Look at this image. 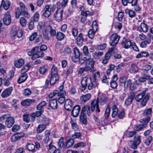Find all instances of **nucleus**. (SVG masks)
<instances>
[{
	"mask_svg": "<svg viewBox=\"0 0 153 153\" xmlns=\"http://www.w3.org/2000/svg\"><path fill=\"white\" fill-rule=\"evenodd\" d=\"M19 5L20 7H18L15 10L16 18L18 19L22 15L26 18H29L30 16L28 12L26 10L25 5L22 2L19 3Z\"/></svg>",
	"mask_w": 153,
	"mask_h": 153,
	"instance_id": "f257e3e1",
	"label": "nucleus"
},
{
	"mask_svg": "<svg viewBox=\"0 0 153 153\" xmlns=\"http://www.w3.org/2000/svg\"><path fill=\"white\" fill-rule=\"evenodd\" d=\"M44 54L43 52L40 49L39 46L36 47L28 53L29 56H32L31 59L33 60H34L39 57H43Z\"/></svg>",
	"mask_w": 153,
	"mask_h": 153,
	"instance_id": "f03ea898",
	"label": "nucleus"
},
{
	"mask_svg": "<svg viewBox=\"0 0 153 153\" xmlns=\"http://www.w3.org/2000/svg\"><path fill=\"white\" fill-rule=\"evenodd\" d=\"M147 90V88H146L141 93L137 95L134 97L135 99L137 101L140 102L141 101V105L142 107H144L146 105L149 99V96L148 95H146L145 96Z\"/></svg>",
	"mask_w": 153,
	"mask_h": 153,
	"instance_id": "7ed1b4c3",
	"label": "nucleus"
},
{
	"mask_svg": "<svg viewBox=\"0 0 153 153\" xmlns=\"http://www.w3.org/2000/svg\"><path fill=\"white\" fill-rule=\"evenodd\" d=\"M51 77L50 81V84L51 85L54 84L56 82L58 81L59 76L58 75L57 71L56 68L53 66L51 71Z\"/></svg>",
	"mask_w": 153,
	"mask_h": 153,
	"instance_id": "20e7f679",
	"label": "nucleus"
},
{
	"mask_svg": "<svg viewBox=\"0 0 153 153\" xmlns=\"http://www.w3.org/2000/svg\"><path fill=\"white\" fill-rule=\"evenodd\" d=\"M120 37L117 33H114L111 36L110 39V44L111 46H114L118 43L120 39Z\"/></svg>",
	"mask_w": 153,
	"mask_h": 153,
	"instance_id": "39448f33",
	"label": "nucleus"
},
{
	"mask_svg": "<svg viewBox=\"0 0 153 153\" xmlns=\"http://www.w3.org/2000/svg\"><path fill=\"white\" fill-rule=\"evenodd\" d=\"M63 9L62 8H59L56 11L54 15V18L57 22L61 21L63 14Z\"/></svg>",
	"mask_w": 153,
	"mask_h": 153,
	"instance_id": "423d86ee",
	"label": "nucleus"
},
{
	"mask_svg": "<svg viewBox=\"0 0 153 153\" xmlns=\"http://www.w3.org/2000/svg\"><path fill=\"white\" fill-rule=\"evenodd\" d=\"M37 120L38 123H43V124L47 126L49 124L50 120L48 118L43 115L38 117L37 119Z\"/></svg>",
	"mask_w": 153,
	"mask_h": 153,
	"instance_id": "0eeeda50",
	"label": "nucleus"
},
{
	"mask_svg": "<svg viewBox=\"0 0 153 153\" xmlns=\"http://www.w3.org/2000/svg\"><path fill=\"white\" fill-rule=\"evenodd\" d=\"M121 44L125 49H128L131 46L132 43L130 39L123 38Z\"/></svg>",
	"mask_w": 153,
	"mask_h": 153,
	"instance_id": "6e6552de",
	"label": "nucleus"
},
{
	"mask_svg": "<svg viewBox=\"0 0 153 153\" xmlns=\"http://www.w3.org/2000/svg\"><path fill=\"white\" fill-rule=\"evenodd\" d=\"M91 111L92 112H93L95 109V107H96V111L99 112L100 111L99 107L98 101L97 100L95 99L94 100L91 102Z\"/></svg>",
	"mask_w": 153,
	"mask_h": 153,
	"instance_id": "1a4fd4ad",
	"label": "nucleus"
},
{
	"mask_svg": "<svg viewBox=\"0 0 153 153\" xmlns=\"http://www.w3.org/2000/svg\"><path fill=\"white\" fill-rule=\"evenodd\" d=\"M3 22L5 25L8 26L11 22V16L8 12H7L4 15L3 18Z\"/></svg>",
	"mask_w": 153,
	"mask_h": 153,
	"instance_id": "9d476101",
	"label": "nucleus"
},
{
	"mask_svg": "<svg viewBox=\"0 0 153 153\" xmlns=\"http://www.w3.org/2000/svg\"><path fill=\"white\" fill-rule=\"evenodd\" d=\"M80 110V107L79 105H75L73 107L71 112L72 116L74 117H77L79 114Z\"/></svg>",
	"mask_w": 153,
	"mask_h": 153,
	"instance_id": "9b49d317",
	"label": "nucleus"
},
{
	"mask_svg": "<svg viewBox=\"0 0 153 153\" xmlns=\"http://www.w3.org/2000/svg\"><path fill=\"white\" fill-rule=\"evenodd\" d=\"M13 90L12 87H10L4 90L2 93L1 96L2 97L5 98L7 97L11 94Z\"/></svg>",
	"mask_w": 153,
	"mask_h": 153,
	"instance_id": "f8f14e48",
	"label": "nucleus"
},
{
	"mask_svg": "<svg viewBox=\"0 0 153 153\" xmlns=\"http://www.w3.org/2000/svg\"><path fill=\"white\" fill-rule=\"evenodd\" d=\"M135 95V94L134 92H131L130 93L129 95L125 101V104L126 105H128L132 103Z\"/></svg>",
	"mask_w": 153,
	"mask_h": 153,
	"instance_id": "ddd939ff",
	"label": "nucleus"
},
{
	"mask_svg": "<svg viewBox=\"0 0 153 153\" xmlns=\"http://www.w3.org/2000/svg\"><path fill=\"white\" fill-rule=\"evenodd\" d=\"M15 122V120L13 117H9L7 118L5 121V125L8 128H10L13 125Z\"/></svg>",
	"mask_w": 153,
	"mask_h": 153,
	"instance_id": "4468645a",
	"label": "nucleus"
},
{
	"mask_svg": "<svg viewBox=\"0 0 153 153\" xmlns=\"http://www.w3.org/2000/svg\"><path fill=\"white\" fill-rule=\"evenodd\" d=\"M112 80L110 82L111 87L114 89L116 88L117 86L116 81L118 80L117 75H114L112 77Z\"/></svg>",
	"mask_w": 153,
	"mask_h": 153,
	"instance_id": "2eb2a0df",
	"label": "nucleus"
},
{
	"mask_svg": "<svg viewBox=\"0 0 153 153\" xmlns=\"http://www.w3.org/2000/svg\"><path fill=\"white\" fill-rule=\"evenodd\" d=\"M36 100L34 99H27L23 100L21 102V105L23 106H29L34 103Z\"/></svg>",
	"mask_w": 153,
	"mask_h": 153,
	"instance_id": "dca6fc26",
	"label": "nucleus"
},
{
	"mask_svg": "<svg viewBox=\"0 0 153 153\" xmlns=\"http://www.w3.org/2000/svg\"><path fill=\"white\" fill-rule=\"evenodd\" d=\"M50 5H45L44 8L43 12V16L47 18L49 17L51 15V12L50 10Z\"/></svg>",
	"mask_w": 153,
	"mask_h": 153,
	"instance_id": "f3484780",
	"label": "nucleus"
},
{
	"mask_svg": "<svg viewBox=\"0 0 153 153\" xmlns=\"http://www.w3.org/2000/svg\"><path fill=\"white\" fill-rule=\"evenodd\" d=\"M73 104L71 101L69 99H67L65 103L64 107L66 110L69 111L71 110Z\"/></svg>",
	"mask_w": 153,
	"mask_h": 153,
	"instance_id": "a211bd4d",
	"label": "nucleus"
},
{
	"mask_svg": "<svg viewBox=\"0 0 153 153\" xmlns=\"http://www.w3.org/2000/svg\"><path fill=\"white\" fill-rule=\"evenodd\" d=\"M80 122L81 123L86 125L87 124L86 116L84 113L81 111L79 117Z\"/></svg>",
	"mask_w": 153,
	"mask_h": 153,
	"instance_id": "6ab92c4d",
	"label": "nucleus"
},
{
	"mask_svg": "<svg viewBox=\"0 0 153 153\" xmlns=\"http://www.w3.org/2000/svg\"><path fill=\"white\" fill-rule=\"evenodd\" d=\"M140 28L139 29V27L137 28V30L140 32L143 31L144 33L147 32L148 30V25L144 23H142L140 24Z\"/></svg>",
	"mask_w": 153,
	"mask_h": 153,
	"instance_id": "aec40b11",
	"label": "nucleus"
},
{
	"mask_svg": "<svg viewBox=\"0 0 153 153\" xmlns=\"http://www.w3.org/2000/svg\"><path fill=\"white\" fill-rule=\"evenodd\" d=\"M88 78L86 77H83L81 82V90L82 91L85 90L87 86V81Z\"/></svg>",
	"mask_w": 153,
	"mask_h": 153,
	"instance_id": "412c9836",
	"label": "nucleus"
},
{
	"mask_svg": "<svg viewBox=\"0 0 153 153\" xmlns=\"http://www.w3.org/2000/svg\"><path fill=\"white\" fill-rule=\"evenodd\" d=\"M10 4V3L9 1H4V0H2L1 2L0 7H2L5 10H7L9 8Z\"/></svg>",
	"mask_w": 153,
	"mask_h": 153,
	"instance_id": "4be33fe9",
	"label": "nucleus"
},
{
	"mask_svg": "<svg viewBox=\"0 0 153 153\" xmlns=\"http://www.w3.org/2000/svg\"><path fill=\"white\" fill-rule=\"evenodd\" d=\"M49 106L53 109H56L57 107V100L56 99H53L50 100Z\"/></svg>",
	"mask_w": 153,
	"mask_h": 153,
	"instance_id": "5701e85b",
	"label": "nucleus"
},
{
	"mask_svg": "<svg viewBox=\"0 0 153 153\" xmlns=\"http://www.w3.org/2000/svg\"><path fill=\"white\" fill-rule=\"evenodd\" d=\"M84 40L82 34L79 33L76 39L77 43L79 46L80 47L82 46Z\"/></svg>",
	"mask_w": 153,
	"mask_h": 153,
	"instance_id": "b1692460",
	"label": "nucleus"
},
{
	"mask_svg": "<svg viewBox=\"0 0 153 153\" xmlns=\"http://www.w3.org/2000/svg\"><path fill=\"white\" fill-rule=\"evenodd\" d=\"M91 107L89 105L85 106L82 108L81 111L85 113V111H87V114L88 116H89L91 114L92 112L91 111Z\"/></svg>",
	"mask_w": 153,
	"mask_h": 153,
	"instance_id": "393cba45",
	"label": "nucleus"
},
{
	"mask_svg": "<svg viewBox=\"0 0 153 153\" xmlns=\"http://www.w3.org/2000/svg\"><path fill=\"white\" fill-rule=\"evenodd\" d=\"M46 29L49 31L51 37L56 36V31L55 29H53L52 27L50 25H48L46 27Z\"/></svg>",
	"mask_w": 153,
	"mask_h": 153,
	"instance_id": "a878e982",
	"label": "nucleus"
},
{
	"mask_svg": "<svg viewBox=\"0 0 153 153\" xmlns=\"http://www.w3.org/2000/svg\"><path fill=\"white\" fill-rule=\"evenodd\" d=\"M98 85V83L97 82L95 79H94L93 81H91V83L88 85V89L90 90L96 87Z\"/></svg>",
	"mask_w": 153,
	"mask_h": 153,
	"instance_id": "bb28decb",
	"label": "nucleus"
},
{
	"mask_svg": "<svg viewBox=\"0 0 153 153\" xmlns=\"http://www.w3.org/2000/svg\"><path fill=\"white\" fill-rule=\"evenodd\" d=\"M103 54V52H102L97 51L95 52L92 53V55L93 57L95 59H99Z\"/></svg>",
	"mask_w": 153,
	"mask_h": 153,
	"instance_id": "cd10ccee",
	"label": "nucleus"
},
{
	"mask_svg": "<svg viewBox=\"0 0 153 153\" xmlns=\"http://www.w3.org/2000/svg\"><path fill=\"white\" fill-rule=\"evenodd\" d=\"M24 61L22 59H20L15 62L16 67L18 68H21L24 64Z\"/></svg>",
	"mask_w": 153,
	"mask_h": 153,
	"instance_id": "c85d7f7f",
	"label": "nucleus"
},
{
	"mask_svg": "<svg viewBox=\"0 0 153 153\" xmlns=\"http://www.w3.org/2000/svg\"><path fill=\"white\" fill-rule=\"evenodd\" d=\"M28 77L27 75V74H22L18 79L17 82L19 83H21L24 82L27 79Z\"/></svg>",
	"mask_w": 153,
	"mask_h": 153,
	"instance_id": "c756f323",
	"label": "nucleus"
},
{
	"mask_svg": "<svg viewBox=\"0 0 153 153\" xmlns=\"http://www.w3.org/2000/svg\"><path fill=\"white\" fill-rule=\"evenodd\" d=\"M47 104V103L46 101H43L37 105L36 108L37 110H44V107L46 106Z\"/></svg>",
	"mask_w": 153,
	"mask_h": 153,
	"instance_id": "7c9ffc66",
	"label": "nucleus"
},
{
	"mask_svg": "<svg viewBox=\"0 0 153 153\" xmlns=\"http://www.w3.org/2000/svg\"><path fill=\"white\" fill-rule=\"evenodd\" d=\"M149 56V53L147 52H142L138 54L136 56L137 59L143 57H147Z\"/></svg>",
	"mask_w": 153,
	"mask_h": 153,
	"instance_id": "2f4dec72",
	"label": "nucleus"
},
{
	"mask_svg": "<svg viewBox=\"0 0 153 153\" xmlns=\"http://www.w3.org/2000/svg\"><path fill=\"white\" fill-rule=\"evenodd\" d=\"M35 146L31 143L28 144L26 146V149L29 151L34 152L35 151Z\"/></svg>",
	"mask_w": 153,
	"mask_h": 153,
	"instance_id": "473e14b6",
	"label": "nucleus"
},
{
	"mask_svg": "<svg viewBox=\"0 0 153 153\" xmlns=\"http://www.w3.org/2000/svg\"><path fill=\"white\" fill-rule=\"evenodd\" d=\"M30 67V65L27 64L24 66L22 68L21 72V73L22 74H25V73L28 70Z\"/></svg>",
	"mask_w": 153,
	"mask_h": 153,
	"instance_id": "72a5a7b5",
	"label": "nucleus"
},
{
	"mask_svg": "<svg viewBox=\"0 0 153 153\" xmlns=\"http://www.w3.org/2000/svg\"><path fill=\"white\" fill-rule=\"evenodd\" d=\"M91 96V95L90 94H88L82 96L80 99L82 101L85 102L90 99Z\"/></svg>",
	"mask_w": 153,
	"mask_h": 153,
	"instance_id": "f704fd0d",
	"label": "nucleus"
},
{
	"mask_svg": "<svg viewBox=\"0 0 153 153\" xmlns=\"http://www.w3.org/2000/svg\"><path fill=\"white\" fill-rule=\"evenodd\" d=\"M125 13H128L129 16L131 18L134 17L136 16V13L135 12L132 10L127 9L125 10Z\"/></svg>",
	"mask_w": 153,
	"mask_h": 153,
	"instance_id": "c9c22d12",
	"label": "nucleus"
},
{
	"mask_svg": "<svg viewBox=\"0 0 153 153\" xmlns=\"http://www.w3.org/2000/svg\"><path fill=\"white\" fill-rule=\"evenodd\" d=\"M48 67L45 65H43L40 67L39 72L41 74H44L48 71Z\"/></svg>",
	"mask_w": 153,
	"mask_h": 153,
	"instance_id": "e433bc0d",
	"label": "nucleus"
},
{
	"mask_svg": "<svg viewBox=\"0 0 153 153\" xmlns=\"http://www.w3.org/2000/svg\"><path fill=\"white\" fill-rule=\"evenodd\" d=\"M112 117L113 118L115 117L118 114V109L116 105H114L112 108Z\"/></svg>",
	"mask_w": 153,
	"mask_h": 153,
	"instance_id": "4c0bfd02",
	"label": "nucleus"
},
{
	"mask_svg": "<svg viewBox=\"0 0 153 153\" xmlns=\"http://www.w3.org/2000/svg\"><path fill=\"white\" fill-rule=\"evenodd\" d=\"M74 143V140L72 138H71L67 140L64 146L65 148H69L71 147Z\"/></svg>",
	"mask_w": 153,
	"mask_h": 153,
	"instance_id": "58836bf2",
	"label": "nucleus"
},
{
	"mask_svg": "<svg viewBox=\"0 0 153 153\" xmlns=\"http://www.w3.org/2000/svg\"><path fill=\"white\" fill-rule=\"evenodd\" d=\"M152 111V110L151 108L147 109L144 111L143 115L145 116H147V117H149L150 116H151Z\"/></svg>",
	"mask_w": 153,
	"mask_h": 153,
	"instance_id": "ea45409f",
	"label": "nucleus"
},
{
	"mask_svg": "<svg viewBox=\"0 0 153 153\" xmlns=\"http://www.w3.org/2000/svg\"><path fill=\"white\" fill-rule=\"evenodd\" d=\"M46 126L44 124L39 125L37 128L38 133H40L43 131L46 128Z\"/></svg>",
	"mask_w": 153,
	"mask_h": 153,
	"instance_id": "a19ab883",
	"label": "nucleus"
},
{
	"mask_svg": "<svg viewBox=\"0 0 153 153\" xmlns=\"http://www.w3.org/2000/svg\"><path fill=\"white\" fill-rule=\"evenodd\" d=\"M65 37V35L62 33L59 32H57L56 34V37L57 40L61 41L63 40Z\"/></svg>",
	"mask_w": 153,
	"mask_h": 153,
	"instance_id": "79ce46f5",
	"label": "nucleus"
},
{
	"mask_svg": "<svg viewBox=\"0 0 153 153\" xmlns=\"http://www.w3.org/2000/svg\"><path fill=\"white\" fill-rule=\"evenodd\" d=\"M150 78L149 76L145 74L144 77H141L138 79V82H145L147 79H149Z\"/></svg>",
	"mask_w": 153,
	"mask_h": 153,
	"instance_id": "37998d69",
	"label": "nucleus"
},
{
	"mask_svg": "<svg viewBox=\"0 0 153 153\" xmlns=\"http://www.w3.org/2000/svg\"><path fill=\"white\" fill-rule=\"evenodd\" d=\"M150 120V117H148L146 118L140 119V121L141 123L143 124V125L145 126L149 123Z\"/></svg>",
	"mask_w": 153,
	"mask_h": 153,
	"instance_id": "c03bdc74",
	"label": "nucleus"
},
{
	"mask_svg": "<svg viewBox=\"0 0 153 153\" xmlns=\"http://www.w3.org/2000/svg\"><path fill=\"white\" fill-rule=\"evenodd\" d=\"M48 31L46 29H45V30L43 33V36L45 40H49L51 37L50 35H49Z\"/></svg>",
	"mask_w": 153,
	"mask_h": 153,
	"instance_id": "a18cd8bd",
	"label": "nucleus"
},
{
	"mask_svg": "<svg viewBox=\"0 0 153 153\" xmlns=\"http://www.w3.org/2000/svg\"><path fill=\"white\" fill-rule=\"evenodd\" d=\"M86 63L87 65L91 66V67L94 68V61L93 59H87Z\"/></svg>",
	"mask_w": 153,
	"mask_h": 153,
	"instance_id": "49530a36",
	"label": "nucleus"
},
{
	"mask_svg": "<svg viewBox=\"0 0 153 153\" xmlns=\"http://www.w3.org/2000/svg\"><path fill=\"white\" fill-rule=\"evenodd\" d=\"M53 93L55 96L56 95H57L58 96H64L66 94V92L65 91L59 92L58 90H54Z\"/></svg>",
	"mask_w": 153,
	"mask_h": 153,
	"instance_id": "de8ad7c7",
	"label": "nucleus"
},
{
	"mask_svg": "<svg viewBox=\"0 0 153 153\" xmlns=\"http://www.w3.org/2000/svg\"><path fill=\"white\" fill-rule=\"evenodd\" d=\"M30 115L28 114H25L23 116V120L24 121L28 123L30 120Z\"/></svg>",
	"mask_w": 153,
	"mask_h": 153,
	"instance_id": "09e8293b",
	"label": "nucleus"
},
{
	"mask_svg": "<svg viewBox=\"0 0 153 153\" xmlns=\"http://www.w3.org/2000/svg\"><path fill=\"white\" fill-rule=\"evenodd\" d=\"M129 146L131 148L136 149L138 145L136 144L134 141L130 140V143H129Z\"/></svg>",
	"mask_w": 153,
	"mask_h": 153,
	"instance_id": "8fccbe9b",
	"label": "nucleus"
},
{
	"mask_svg": "<svg viewBox=\"0 0 153 153\" xmlns=\"http://www.w3.org/2000/svg\"><path fill=\"white\" fill-rule=\"evenodd\" d=\"M64 138L63 137H61L59 140L58 145L60 149H62L63 147L65 148V146H64L65 145H64Z\"/></svg>",
	"mask_w": 153,
	"mask_h": 153,
	"instance_id": "3c124183",
	"label": "nucleus"
},
{
	"mask_svg": "<svg viewBox=\"0 0 153 153\" xmlns=\"http://www.w3.org/2000/svg\"><path fill=\"white\" fill-rule=\"evenodd\" d=\"M84 68L85 71H89L91 72L92 73L96 71V69L88 65H86Z\"/></svg>",
	"mask_w": 153,
	"mask_h": 153,
	"instance_id": "603ef678",
	"label": "nucleus"
},
{
	"mask_svg": "<svg viewBox=\"0 0 153 153\" xmlns=\"http://www.w3.org/2000/svg\"><path fill=\"white\" fill-rule=\"evenodd\" d=\"M134 141L139 145L141 141L140 137L138 136H135L134 137Z\"/></svg>",
	"mask_w": 153,
	"mask_h": 153,
	"instance_id": "864d4df0",
	"label": "nucleus"
},
{
	"mask_svg": "<svg viewBox=\"0 0 153 153\" xmlns=\"http://www.w3.org/2000/svg\"><path fill=\"white\" fill-rule=\"evenodd\" d=\"M81 136V133L80 132H75L71 136L72 139H75L76 138H79Z\"/></svg>",
	"mask_w": 153,
	"mask_h": 153,
	"instance_id": "5fc2aeb1",
	"label": "nucleus"
},
{
	"mask_svg": "<svg viewBox=\"0 0 153 153\" xmlns=\"http://www.w3.org/2000/svg\"><path fill=\"white\" fill-rule=\"evenodd\" d=\"M131 69L133 73H134L137 72L138 70L137 66L134 64H131Z\"/></svg>",
	"mask_w": 153,
	"mask_h": 153,
	"instance_id": "6e6d98bb",
	"label": "nucleus"
},
{
	"mask_svg": "<svg viewBox=\"0 0 153 153\" xmlns=\"http://www.w3.org/2000/svg\"><path fill=\"white\" fill-rule=\"evenodd\" d=\"M74 56L76 58H79L80 56V52L77 48L75 47L74 48Z\"/></svg>",
	"mask_w": 153,
	"mask_h": 153,
	"instance_id": "4d7b16f0",
	"label": "nucleus"
},
{
	"mask_svg": "<svg viewBox=\"0 0 153 153\" xmlns=\"http://www.w3.org/2000/svg\"><path fill=\"white\" fill-rule=\"evenodd\" d=\"M110 111V108L109 107H108L106 109L105 114V118L106 119H108V117H109Z\"/></svg>",
	"mask_w": 153,
	"mask_h": 153,
	"instance_id": "13d9d810",
	"label": "nucleus"
},
{
	"mask_svg": "<svg viewBox=\"0 0 153 153\" xmlns=\"http://www.w3.org/2000/svg\"><path fill=\"white\" fill-rule=\"evenodd\" d=\"M21 25L22 26H25L26 24V20L23 17H21L19 21Z\"/></svg>",
	"mask_w": 153,
	"mask_h": 153,
	"instance_id": "bf43d9fd",
	"label": "nucleus"
},
{
	"mask_svg": "<svg viewBox=\"0 0 153 153\" xmlns=\"http://www.w3.org/2000/svg\"><path fill=\"white\" fill-rule=\"evenodd\" d=\"M95 33V32H94L92 30L90 29L88 33L89 38L91 39H93L94 37V34Z\"/></svg>",
	"mask_w": 153,
	"mask_h": 153,
	"instance_id": "052dcab7",
	"label": "nucleus"
},
{
	"mask_svg": "<svg viewBox=\"0 0 153 153\" xmlns=\"http://www.w3.org/2000/svg\"><path fill=\"white\" fill-rule=\"evenodd\" d=\"M39 15L38 12H36L33 16V21L36 22H37L39 20Z\"/></svg>",
	"mask_w": 153,
	"mask_h": 153,
	"instance_id": "680f3d73",
	"label": "nucleus"
},
{
	"mask_svg": "<svg viewBox=\"0 0 153 153\" xmlns=\"http://www.w3.org/2000/svg\"><path fill=\"white\" fill-rule=\"evenodd\" d=\"M11 139L12 142H14L20 139V138L16 133L12 136Z\"/></svg>",
	"mask_w": 153,
	"mask_h": 153,
	"instance_id": "e2e57ef3",
	"label": "nucleus"
},
{
	"mask_svg": "<svg viewBox=\"0 0 153 153\" xmlns=\"http://www.w3.org/2000/svg\"><path fill=\"white\" fill-rule=\"evenodd\" d=\"M71 126L73 129L75 131H77L79 129V126L78 125L75 123L72 122L71 123Z\"/></svg>",
	"mask_w": 153,
	"mask_h": 153,
	"instance_id": "0e129e2a",
	"label": "nucleus"
},
{
	"mask_svg": "<svg viewBox=\"0 0 153 153\" xmlns=\"http://www.w3.org/2000/svg\"><path fill=\"white\" fill-rule=\"evenodd\" d=\"M152 139V137L151 136H149L146 140L144 142L145 144L147 146H149L150 143Z\"/></svg>",
	"mask_w": 153,
	"mask_h": 153,
	"instance_id": "69168bd1",
	"label": "nucleus"
},
{
	"mask_svg": "<svg viewBox=\"0 0 153 153\" xmlns=\"http://www.w3.org/2000/svg\"><path fill=\"white\" fill-rule=\"evenodd\" d=\"M106 47V44L105 43H104L100 45L97 46L96 48L99 50H102L105 49Z\"/></svg>",
	"mask_w": 153,
	"mask_h": 153,
	"instance_id": "338daca9",
	"label": "nucleus"
},
{
	"mask_svg": "<svg viewBox=\"0 0 153 153\" xmlns=\"http://www.w3.org/2000/svg\"><path fill=\"white\" fill-rule=\"evenodd\" d=\"M17 31L18 30H17L16 26H13L12 27V29L11 31L12 34L13 36L16 35Z\"/></svg>",
	"mask_w": 153,
	"mask_h": 153,
	"instance_id": "774afa93",
	"label": "nucleus"
}]
</instances>
